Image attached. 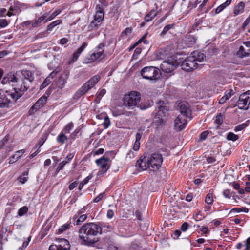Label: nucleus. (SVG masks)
<instances>
[{"label":"nucleus","mask_w":250,"mask_h":250,"mask_svg":"<svg viewBox=\"0 0 250 250\" xmlns=\"http://www.w3.org/2000/svg\"><path fill=\"white\" fill-rule=\"evenodd\" d=\"M47 97L45 96H42L40 98L35 104L32 106L29 111L30 115L34 114L38 111L40 108L42 107L46 102Z\"/></svg>","instance_id":"16"},{"label":"nucleus","mask_w":250,"mask_h":250,"mask_svg":"<svg viewBox=\"0 0 250 250\" xmlns=\"http://www.w3.org/2000/svg\"><path fill=\"white\" fill-rule=\"evenodd\" d=\"M234 94V92L232 89H230L229 90L226 91L224 94V95L219 100V103L221 104H224Z\"/></svg>","instance_id":"21"},{"label":"nucleus","mask_w":250,"mask_h":250,"mask_svg":"<svg viewBox=\"0 0 250 250\" xmlns=\"http://www.w3.org/2000/svg\"><path fill=\"white\" fill-rule=\"evenodd\" d=\"M58 242L57 245H51L50 246V250H69L70 245L69 241L63 238H58L56 239Z\"/></svg>","instance_id":"14"},{"label":"nucleus","mask_w":250,"mask_h":250,"mask_svg":"<svg viewBox=\"0 0 250 250\" xmlns=\"http://www.w3.org/2000/svg\"><path fill=\"white\" fill-rule=\"evenodd\" d=\"M87 46V43L83 42L82 45L73 53L71 60L70 61L69 63L71 64L76 62L78 60L80 55L85 49Z\"/></svg>","instance_id":"18"},{"label":"nucleus","mask_w":250,"mask_h":250,"mask_svg":"<svg viewBox=\"0 0 250 250\" xmlns=\"http://www.w3.org/2000/svg\"><path fill=\"white\" fill-rule=\"evenodd\" d=\"M190 56H194L195 61L197 63L198 62H202L204 61L205 56L203 53L198 52H193L191 54Z\"/></svg>","instance_id":"25"},{"label":"nucleus","mask_w":250,"mask_h":250,"mask_svg":"<svg viewBox=\"0 0 250 250\" xmlns=\"http://www.w3.org/2000/svg\"><path fill=\"white\" fill-rule=\"evenodd\" d=\"M57 74V71H53L49 74L47 78H49V79H50V80H51L54 77L56 76Z\"/></svg>","instance_id":"58"},{"label":"nucleus","mask_w":250,"mask_h":250,"mask_svg":"<svg viewBox=\"0 0 250 250\" xmlns=\"http://www.w3.org/2000/svg\"><path fill=\"white\" fill-rule=\"evenodd\" d=\"M9 139V136L6 135L4 137V138L0 141V150L4 146L5 143L7 142V141Z\"/></svg>","instance_id":"47"},{"label":"nucleus","mask_w":250,"mask_h":250,"mask_svg":"<svg viewBox=\"0 0 250 250\" xmlns=\"http://www.w3.org/2000/svg\"><path fill=\"white\" fill-rule=\"evenodd\" d=\"M100 226L102 227V231L103 229L104 231H111L113 230V227L109 223H103Z\"/></svg>","instance_id":"35"},{"label":"nucleus","mask_w":250,"mask_h":250,"mask_svg":"<svg viewBox=\"0 0 250 250\" xmlns=\"http://www.w3.org/2000/svg\"><path fill=\"white\" fill-rule=\"evenodd\" d=\"M177 110L180 112L174 120V125H186L191 120V110L189 104L186 101L178 102Z\"/></svg>","instance_id":"4"},{"label":"nucleus","mask_w":250,"mask_h":250,"mask_svg":"<svg viewBox=\"0 0 250 250\" xmlns=\"http://www.w3.org/2000/svg\"><path fill=\"white\" fill-rule=\"evenodd\" d=\"M68 138L64 133H60L57 138V142L61 144H63L67 140Z\"/></svg>","instance_id":"32"},{"label":"nucleus","mask_w":250,"mask_h":250,"mask_svg":"<svg viewBox=\"0 0 250 250\" xmlns=\"http://www.w3.org/2000/svg\"><path fill=\"white\" fill-rule=\"evenodd\" d=\"M104 149L103 148H100L94 152V155L102 154L104 153Z\"/></svg>","instance_id":"63"},{"label":"nucleus","mask_w":250,"mask_h":250,"mask_svg":"<svg viewBox=\"0 0 250 250\" xmlns=\"http://www.w3.org/2000/svg\"><path fill=\"white\" fill-rule=\"evenodd\" d=\"M91 89L90 87H89V85L85 83L76 92L75 94V96L79 98L83 95L86 93L89 90Z\"/></svg>","instance_id":"19"},{"label":"nucleus","mask_w":250,"mask_h":250,"mask_svg":"<svg viewBox=\"0 0 250 250\" xmlns=\"http://www.w3.org/2000/svg\"><path fill=\"white\" fill-rule=\"evenodd\" d=\"M179 62L171 57L163 62L160 65L162 70L166 73L172 72L179 65Z\"/></svg>","instance_id":"10"},{"label":"nucleus","mask_w":250,"mask_h":250,"mask_svg":"<svg viewBox=\"0 0 250 250\" xmlns=\"http://www.w3.org/2000/svg\"><path fill=\"white\" fill-rule=\"evenodd\" d=\"M106 93V90L105 89H102L98 91L96 95H97L100 97L102 98L103 96H104Z\"/></svg>","instance_id":"53"},{"label":"nucleus","mask_w":250,"mask_h":250,"mask_svg":"<svg viewBox=\"0 0 250 250\" xmlns=\"http://www.w3.org/2000/svg\"><path fill=\"white\" fill-rule=\"evenodd\" d=\"M250 104V90L241 94L237 102L240 109H247Z\"/></svg>","instance_id":"12"},{"label":"nucleus","mask_w":250,"mask_h":250,"mask_svg":"<svg viewBox=\"0 0 250 250\" xmlns=\"http://www.w3.org/2000/svg\"><path fill=\"white\" fill-rule=\"evenodd\" d=\"M163 162L162 155L157 153L146 154L142 156L136 162V165L143 170L149 168L151 170L158 169Z\"/></svg>","instance_id":"2"},{"label":"nucleus","mask_w":250,"mask_h":250,"mask_svg":"<svg viewBox=\"0 0 250 250\" xmlns=\"http://www.w3.org/2000/svg\"><path fill=\"white\" fill-rule=\"evenodd\" d=\"M25 82H23V85L20 87L17 86L10 91H3L0 89V107H8L11 102V99L17 101L28 89V87L25 85Z\"/></svg>","instance_id":"3"},{"label":"nucleus","mask_w":250,"mask_h":250,"mask_svg":"<svg viewBox=\"0 0 250 250\" xmlns=\"http://www.w3.org/2000/svg\"><path fill=\"white\" fill-rule=\"evenodd\" d=\"M230 4L229 0H226L225 2L218 6L215 9V13L218 14L222 12L227 6Z\"/></svg>","instance_id":"31"},{"label":"nucleus","mask_w":250,"mask_h":250,"mask_svg":"<svg viewBox=\"0 0 250 250\" xmlns=\"http://www.w3.org/2000/svg\"><path fill=\"white\" fill-rule=\"evenodd\" d=\"M8 23L6 19H1L0 20V26L5 27L7 25Z\"/></svg>","instance_id":"54"},{"label":"nucleus","mask_w":250,"mask_h":250,"mask_svg":"<svg viewBox=\"0 0 250 250\" xmlns=\"http://www.w3.org/2000/svg\"><path fill=\"white\" fill-rule=\"evenodd\" d=\"M168 117V109L165 105H160L158 111L155 115L153 123L154 125H163L166 123Z\"/></svg>","instance_id":"7"},{"label":"nucleus","mask_w":250,"mask_h":250,"mask_svg":"<svg viewBox=\"0 0 250 250\" xmlns=\"http://www.w3.org/2000/svg\"><path fill=\"white\" fill-rule=\"evenodd\" d=\"M74 157V154H72V153H70L69 154H68L65 158V159L64 160H66V161H68V162L69 161H70L71 159H73V158Z\"/></svg>","instance_id":"60"},{"label":"nucleus","mask_w":250,"mask_h":250,"mask_svg":"<svg viewBox=\"0 0 250 250\" xmlns=\"http://www.w3.org/2000/svg\"><path fill=\"white\" fill-rule=\"evenodd\" d=\"M208 131H205L202 132L200 134V139L201 140H204L206 139L208 135Z\"/></svg>","instance_id":"51"},{"label":"nucleus","mask_w":250,"mask_h":250,"mask_svg":"<svg viewBox=\"0 0 250 250\" xmlns=\"http://www.w3.org/2000/svg\"><path fill=\"white\" fill-rule=\"evenodd\" d=\"M174 24H167L166 26H165L163 28V30L162 31L161 33L160 34V35L163 37L164 35H166V34L168 32L169 30L171 29L174 26Z\"/></svg>","instance_id":"40"},{"label":"nucleus","mask_w":250,"mask_h":250,"mask_svg":"<svg viewBox=\"0 0 250 250\" xmlns=\"http://www.w3.org/2000/svg\"><path fill=\"white\" fill-rule=\"evenodd\" d=\"M62 23V21L60 20H56L47 26V31H51L54 27L56 25H59Z\"/></svg>","instance_id":"36"},{"label":"nucleus","mask_w":250,"mask_h":250,"mask_svg":"<svg viewBox=\"0 0 250 250\" xmlns=\"http://www.w3.org/2000/svg\"><path fill=\"white\" fill-rule=\"evenodd\" d=\"M140 135L138 134V136L136 137L135 142L134 144V145L133 146V149L135 151H138L140 148V140L141 139H139Z\"/></svg>","instance_id":"39"},{"label":"nucleus","mask_w":250,"mask_h":250,"mask_svg":"<svg viewBox=\"0 0 250 250\" xmlns=\"http://www.w3.org/2000/svg\"><path fill=\"white\" fill-rule=\"evenodd\" d=\"M114 213L113 210H112L111 209H109L107 211V217L108 218L111 219V218H113V217L114 216Z\"/></svg>","instance_id":"56"},{"label":"nucleus","mask_w":250,"mask_h":250,"mask_svg":"<svg viewBox=\"0 0 250 250\" xmlns=\"http://www.w3.org/2000/svg\"><path fill=\"white\" fill-rule=\"evenodd\" d=\"M239 138V137L237 135H235L232 132H229L227 136V139L228 140H231L232 141H235Z\"/></svg>","instance_id":"41"},{"label":"nucleus","mask_w":250,"mask_h":250,"mask_svg":"<svg viewBox=\"0 0 250 250\" xmlns=\"http://www.w3.org/2000/svg\"><path fill=\"white\" fill-rule=\"evenodd\" d=\"M92 178V175H89L84 180H83L79 184V189L81 190L83 188V186L86 184L88 182L89 180Z\"/></svg>","instance_id":"38"},{"label":"nucleus","mask_w":250,"mask_h":250,"mask_svg":"<svg viewBox=\"0 0 250 250\" xmlns=\"http://www.w3.org/2000/svg\"><path fill=\"white\" fill-rule=\"evenodd\" d=\"M105 195V192H103L102 193H100L98 196H97L94 199V202L95 203H98L100 201H101L102 198L104 197V196Z\"/></svg>","instance_id":"48"},{"label":"nucleus","mask_w":250,"mask_h":250,"mask_svg":"<svg viewBox=\"0 0 250 250\" xmlns=\"http://www.w3.org/2000/svg\"><path fill=\"white\" fill-rule=\"evenodd\" d=\"M62 10L60 9L55 10L49 17H47L46 19L45 22H48L54 19L57 16L61 13Z\"/></svg>","instance_id":"34"},{"label":"nucleus","mask_w":250,"mask_h":250,"mask_svg":"<svg viewBox=\"0 0 250 250\" xmlns=\"http://www.w3.org/2000/svg\"><path fill=\"white\" fill-rule=\"evenodd\" d=\"M77 185L78 183L76 181L73 182L72 183L69 185L68 187L69 189L70 190H73L74 188H76Z\"/></svg>","instance_id":"57"},{"label":"nucleus","mask_w":250,"mask_h":250,"mask_svg":"<svg viewBox=\"0 0 250 250\" xmlns=\"http://www.w3.org/2000/svg\"><path fill=\"white\" fill-rule=\"evenodd\" d=\"M250 22V15L247 18L246 21H245L244 24H243V27L245 28V26H246L247 25H248Z\"/></svg>","instance_id":"64"},{"label":"nucleus","mask_w":250,"mask_h":250,"mask_svg":"<svg viewBox=\"0 0 250 250\" xmlns=\"http://www.w3.org/2000/svg\"><path fill=\"white\" fill-rule=\"evenodd\" d=\"M213 195L211 193H208L207 194L206 198H205V202L207 204H211L213 202Z\"/></svg>","instance_id":"43"},{"label":"nucleus","mask_w":250,"mask_h":250,"mask_svg":"<svg viewBox=\"0 0 250 250\" xmlns=\"http://www.w3.org/2000/svg\"><path fill=\"white\" fill-rule=\"evenodd\" d=\"M100 76L99 75H96L90 78L86 83L89 85V87L92 88L99 81Z\"/></svg>","instance_id":"22"},{"label":"nucleus","mask_w":250,"mask_h":250,"mask_svg":"<svg viewBox=\"0 0 250 250\" xmlns=\"http://www.w3.org/2000/svg\"><path fill=\"white\" fill-rule=\"evenodd\" d=\"M28 210V208L26 206H23L22 208H21L18 212V214L19 216H22L24 214H25Z\"/></svg>","instance_id":"42"},{"label":"nucleus","mask_w":250,"mask_h":250,"mask_svg":"<svg viewBox=\"0 0 250 250\" xmlns=\"http://www.w3.org/2000/svg\"><path fill=\"white\" fill-rule=\"evenodd\" d=\"M47 14L45 13L42 15V16L40 17L37 20H35L33 21V28H36L39 27L41 23L44 21H46L47 18Z\"/></svg>","instance_id":"23"},{"label":"nucleus","mask_w":250,"mask_h":250,"mask_svg":"<svg viewBox=\"0 0 250 250\" xmlns=\"http://www.w3.org/2000/svg\"><path fill=\"white\" fill-rule=\"evenodd\" d=\"M67 163L68 161H66V160H63L62 162H61L57 168V171L58 172L62 170L64 167V166Z\"/></svg>","instance_id":"46"},{"label":"nucleus","mask_w":250,"mask_h":250,"mask_svg":"<svg viewBox=\"0 0 250 250\" xmlns=\"http://www.w3.org/2000/svg\"><path fill=\"white\" fill-rule=\"evenodd\" d=\"M145 126H142L138 130L136 135V137L138 136V135H140L139 139H141L142 135L145 134H147L149 131V130L147 129L146 131H145Z\"/></svg>","instance_id":"37"},{"label":"nucleus","mask_w":250,"mask_h":250,"mask_svg":"<svg viewBox=\"0 0 250 250\" xmlns=\"http://www.w3.org/2000/svg\"><path fill=\"white\" fill-rule=\"evenodd\" d=\"M194 56L186 58L181 64V68L186 71H191L198 67V63L195 61Z\"/></svg>","instance_id":"11"},{"label":"nucleus","mask_w":250,"mask_h":250,"mask_svg":"<svg viewBox=\"0 0 250 250\" xmlns=\"http://www.w3.org/2000/svg\"><path fill=\"white\" fill-rule=\"evenodd\" d=\"M141 74L144 79L156 80L160 78V71L155 67L147 66L141 70Z\"/></svg>","instance_id":"8"},{"label":"nucleus","mask_w":250,"mask_h":250,"mask_svg":"<svg viewBox=\"0 0 250 250\" xmlns=\"http://www.w3.org/2000/svg\"><path fill=\"white\" fill-rule=\"evenodd\" d=\"M25 152L24 149H21L15 152V154L10 157L9 160V163L10 164H13L16 161H17L21 156V155Z\"/></svg>","instance_id":"20"},{"label":"nucleus","mask_w":250,"mask_h":250,"mask_svg":"<svg viewBox=\"0 0 250 250\" xmlns=\"http://www.w3.org/2000/svg\"><path fill=\"white\" fill-rule=\"evenodd\" d=\"M96 9L97 10L94 15V20L89 24L84 26V29L86 31L93 32L88 36L89 39H92L100 34V31L98 30L101 26L102 21H103L104 17V12L102 9L100 7Z\"/></svg>","instance_id":"5"},{"label":"nucleus","mask_w":250,"mask_h":250,"mask_svg":"<svg viewBox=\"0 0 250 250\" xmlns=\"http://www.w3.org/2000/svg\"><path fill=\"white\" fill-rule=\"evenodd\" d=\"M18 82L17 74L10 73L3 78L1 83L3 84H10L14 86V84Z\"/></svg>","instance_id":"17"},{"label":"nucleus","mask_w":250,"mask_h":250,"mask_svg":"<svg viewBox=\"0 0 250 250\" xmlns=\"http://www.w3.org/2000/svg\"><path fill=\"white\" fill-rule=\"evenodd\" d=\"M70 227V224H65L62 226L58 229L60 233L63 232L64 231L69 229Z\"/></svg>","instance_id":"44"},{"label":"nucleus","mask_w":250,"mask_h":250,"mask_svg":"<svg viewBox=\"0 0 250 250\" xmlns=\"http://www.w3.org/2000/svg\"><path fill=\"white\" fill-rule=\"evenodd\" d=\"M79 233L84 243L91 246L99 240L97 236L102 234V227L94 223H85L81 227Z\"/></svg>","instance_id":"1"},{"label":"nucleus","mask_w":250,"mask_h":250,"mask_svg":"<svg viewBox=\"0 0 250 250\" xmlns=\"http://www.w3.org/2000/svg\"><path fill=\"white\" fill-rule=\"evenodd\" d=\"M50 82L51 80L46 77L44 82L41 85L40 89L42 90L46 87L50 83Z\"/></svg>","instance_id":"45"},{"label":"nucleus","mask_w":250,"mask_h":250,"mask_svg":"<svg viewBox=\"0 0 250 250\" xmlns=\"http://www.w3.org/2000/svg\"><path fill=\"white\" fill-rule=\"evenodd\" d=\"M33 21H27L24 22V24L25 26L33 28Z\"/></svg>","instance_id":"55"},{"label":"nucleus","mask_w":250,"mask_h":250,"mask_svg":"<svg viewBox=\"0 0 250 250\" xmlns=\"http://www.w3.org/2000/svg\"><path fill=\"white\" fill-rule=\"evenodd\" d=\"M223 195L227 198H230L231 196V192L229 189H226L223 191Z\"/></svg>","instance_id":"49"},{"label":"nucleus","mask_w":250,"mask_h":250,"mask_svg":"<svg viewBox=\"0 0 250 250\" xmlns=\"http://www.w3.org/2000/svg\"><path fill=\"white\" fill-rule=\"evenodd\" d=\"M83 212L82 211H80L77 213V214L79 215H80V216L76 220V224L77 225L80 224L81 223L84 221L86 220V219L87 218V215L86 214L81 215V214Z\"/></svg>","instance_id":"33"},{"label":"nucleus","mask_w":250,"mask_h":250,"mask_svg":"<svg viewBox=\"0 0 250 250\" xmlns=\"http://www.w3.org/2000/svg\"><path fill=\"white\" fill-rule=\"evenodd\" d=\"M207 161L208 163H211L215 162L216 159L214 157H208L207 158Z\"/></svg>","instance_id":"61"},{"label":"nucleus","mask_w":250,"mask_h":250,"mask_svg":"<svg viewBox=\"0 0 250 250\" xmlns=\"http://www.w3.org/2000/svg\"><path fill=\"white\" fill-rule=\"evenodd\" d=\"M181 234V232L179 230H176L172 234V237L174 239H177L180 236Z\"/></svg>","instance_id":"50"},{"label":"nucleus","mask_w":250,"mask_h":250,"mask_svg":"<svg viewBox=\"0 0 250 250\" xmlns=\"http://www.w3.org/2000/svg\"><path fill=\"white\" fill-rule=\"evenodd\" d=\"M22 76L25 80L28 81L31 83L34 80V77L32 73L28 70H24L22 72Z\"/></svg>","instance_id":"29"},{"label":"nucleus","mask_w":250,"mask_h":250,"mask_svg":"<svg viewBox=\"0 0 250 250\" xmlns=\"http://www.w3.org/2000/svg\"><path fill=\"white\" fill-rule=\"evenodd\" d=\"M238 55L241 57H248L250 55V41L245 42L240 46L237 52Z\"/></svg>","instance_id":"15"},{"label":"nucleus","mask_w":250,"mask_h":250,"mask_svg":"<svg viewBox=\"0 0 250 250\" xmlns=\"http://www.w3.org/2000/svg\"><path fill=\"white\" fill-rule=\"evenodd\" d=\"M185 126H174V129L176 131H180L182 130Z\"/></svg>","instance_id":"59"},{"label":"nucleus","mask_w":250,"mask_h":250,"mask_svg":"<svg viewBox=\"0 0 250 250\" xmlns=\"http://www.w3.org/2000/svg\"><path fill=\"white\" fill-rule=\"evenodd\" d=\"M96 118L98 119H104V122L101 125H110V121L108 117L105 114H101L96 116Z\"/></svg>","instance_id":"27"},{"label":"nucleus","mask_w":250,"mask_h":250,"mask_svg":"<svg viewBox=\"0 0 250 250\" xmlns=\"http://www.w3.org/2000/svg\"><path fill=\"white\" fill-rule=\"evenodd\" d=\"M224 119H225V114H223L221 113H218L217 114V115L216 116L214 122L215 124H216L217 125H221V124H223V120H224Z\"/></svg>","instance_id":"30"},{"label":"nucleus","mask_w":250,"mask_h":250,"mask_svg":"<svg viewBox=\"0 0 250 250\" xmlns=\"http://www.w3.org/2000/svg\"><path fill=\"white\" fill-rule=\"evenodd\" d=\"M96 164L100 167L98 175H101L104 174L109 169L110 165V161L109 158L102 157L96 160Z\"/></svg>","instance_id":"13"},{"label":"nucleus","mask_w":250,"mask_h":250,"mask_svg":"<svg viewBox=\"0 0 250 250\" xmlns=\"http://www.w3.org/2000/svg\"><path fill=\"white\" fill-rule=\"evenodd\" d=\"M158 14V12L155 10H152L145 17V20L146 22H149L152 20Z\"/></svg>","instance_id":"28"},{"label":"nucleus","mask_w":250,"mask_h":250,"mask_svg":"<svg viewBox=\"0 0 250 250\" xmlns=\"http://www.w3.org/2000/svg\"><path fill=\"white\" fill-rule=\"evenodd\" d=\"M245 3L243 2H240L236 6L234 10V14L235 16H237L244 11Z\"/></svg>","instance_id":"26"},{"label":"nucleus","mask_w":250,"mask_h":250,"mask_svg":"<svg viewBox=\"0 0 250 250\" xmlns=\"http://www.w3.org/2000/svg\"><path fill=\"white\" fill-rule=\"evenodd\" d=\"M188 227V224L187 222H184L181 227V229L183 231H186Z\"/></svg>","instance_id":"52"},{"label":"nucleus","mask_w":250,"mask_h":250,"mask_svg":"<svg viewBox=\"0 0 250 250\" xmlns=\"http://www.w3.org/2000/svg\"><path fill=\"white\" fill-rule=\"evenodd\" d=\"M185 42L188 47H190L195 43L196 39L192 35H187L185 37Z\"/></svg>","instance_id":"24"},{"label":"nucleus","mask_w":250,"mask_h":250,"mask_svg":"<svg viewBox=\"0 0 250 250\" xmlns=\"http://www.w3.org/2000/svg\"><path fill=\"white\" fill-rule=\"evenodd\" d=\"M141 100V94L136 91H132L125 94L123 98V105L128 109L138 107Z\"/></svg>","instance_id":"6"},{"label":"nucleus","mask_w":250,"mask_h":250,"mask_svg":"<svg viewBox=\"0 0 250 250\" xmlns=\"http://www.w3.org/2000/svg\"><path fill=\"white\" fill-rule=\"evenodd\" d=\"M18 180L20 181V182H21L22 184H24L25 183L27 179L26 177H22V176H20L18 178Z\"/></svg>","instance_id":"62"},{"label":"nucleus","mask_w":250,"mask_h":250,"mask_svg":"<svg viewBox=\"0 0 250 250\" xmlns=\"http://www.w3.org/2000/svg\"><path fill=\"white\" fill-rule=\"evenodd\" d=\"M104 43H100L93 50V52L90 54L88 58V63L96 61H99L104 57Z\"/></svg>","instance_id":"9"}]
</instances>
